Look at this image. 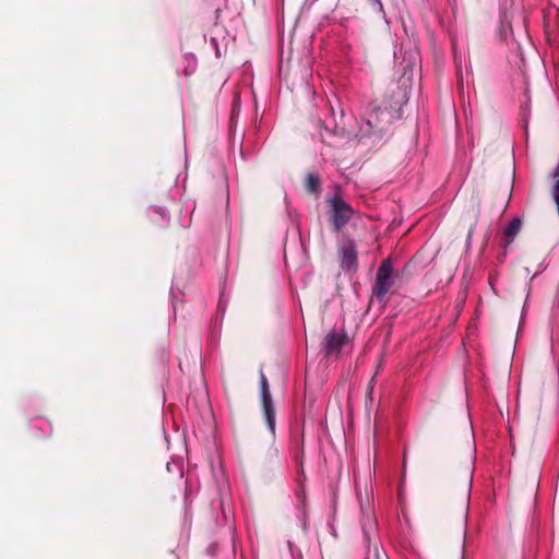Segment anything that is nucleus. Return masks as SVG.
<instances>
[{
	"instance_id": "obj_1",
	"label": "nucleus",
	"mask_w": 559,
	"mask_h": 559,
	"mask_svg": "<svg viewBox=\"0 0 559 559\" xmlns=\"http://www.w3.org/2000/svg\"><path fill=\"white\" fill-rule=\"evenodd\" d=\"M392 121L391 112L374 107L367 116L360 127V133L364 136L376 138L380 140L389 130Z\"/></svg>"
},
{
	"instance_id": "obj_2",
	"label": "nucleus",
	"mask_w": 559,
	"mask_h": 559,
	"mask_svg": "<svg viewBox=\"0 0 559 559\" xmlns=\"http://www.w3.org/2000/svg\"><path fill=\"white\" fill-rule=\"evenodd\" d=\"M393 266L390 259H385L377 271L372 294L380 302L386 301V294L393 287Z\"/></svg>"
},
{
	"instance_id": "obj_3",
	"label": "nucleus",
	"mask_w": 559,
	"mask_h": 559,
	"mask_svg": "<svg viewBox=\"0 0 559 559\" xmlns=\"http://www.w3.org/2000/svg\"><path fill=\"white\" fill-rule=\"evenodd\" d=\"M330 219L335 231H340L354 215L353 207L341 197L334 195L329 199Z\"/></svg>"
},
{
	"instance_id": "obj_4",
	"label": "nucleus",
	"mask_w": 559,
	"mask_h": 559,
	"mask_svg": "<svg viewBox=\"0 0 559 559\" xmlns=\"http://www.w3.org/2000/svg\"><path fill=\"white\" fill-rule=\"evenodd\" d=\"M260 390L263 417L270 433L274 438L276 430L275 407L270 392L267 379L262 371L260 372Z\"/></svg>"
},
{
	"instance_id": "obj_5",
	"label": "nucleus",
	"mask_w": 559,
	"mask_h": 559,
	"mask_svg": "<svg viewBox=\"0 0 559 559\" xmlns=\"http://www.w3.org/2000/svg\"><path fill=\"white\" fill-rule=\"evenodd\" d=\"M341 266L347 272H355L357 269V250L353 240H347L341 248Z\"/></svg>"
},
{
	"instance_id": "obj_6",
	"label": "nucleus",
	"mask_w": 559,
	"mask_h": 559,
	"mask_svg": "<svg viewBox=\"0 0 559 559\" xmlns=\"http://www.w3.org/2000/svg\"><path fill=\"white\" fill-rule=\"evenodd\" d=\"M465 216L468 222V237H471L480 216V198L477 193L471 195Z\"/></svg>"
},
{
	"instance_id": "obj_7",
	"label": "nucleus",
	"mask_w": 559,
	"mask_h": 559,
	"mask_svg": "<svg viewBox=\"0 0 559 559\" xmlns=\"http://www.w3.org/2000/svg\"><path fill=\"white\" fill-rule=\"evenodd\" d=\"M348 337L345 333L330 332L325 336L324 350L326 356L338 355L342 347L347 343Z\"/></svg>"
},
{
	"instance_id": "obj_8",
	"label": "nucleus",
	"mask_w": 559,
	"mask_h": 559,
	"mask_svg": "<svg viewBox=\"0 0 559 559\" xmlns=\"http://www.w3.org/2000/svg\"><path fill=\"white\" fill-rule=\"evenodd\" d=\"M305 189L308 193L318 197L321 192L322 181L318 174L309 173L304 180Z\"/></svg>"
},
{
	"instance_id": "obj_9",
	"label": "nucleus",
	"mask_w": 559,
	"mask_h": 559,
	"mask_svg": "<svg viewBox=\"0 0 559 559\" xmlns=\"http://www.w3.org/2000/svg\"><path fill=\"white\" fill-rule=\"evenodd\" d=\"M521 227H522V221L519 217H514L509 223V225L504 228L503 234H504V236L507 238L506 247L513 241L515 236L521 230Z\"/></svg>"
},
{
	"instance_id": "obj_10",
	"label": "nucleus",
	"mask_w": 559,
	"mask_h": 559,
	"mask_svg": "<svg viewBox=\"0 0 559 559\" xmlns=\"http://www.w3.org/2000/svg\"><path fill=\"white\" fill-rule=\"evenodd\" d=\"M472 469L469 466L465 468L461 478V487L465 499H468L472 488Z\"/></svg>"
},
{
	"instance_id": "obj_11",
	"label": "nucleus",
	"mask_w": 559,
	"mask_h": 559,
	"mask_svg": "<svg viewBox=\"0 0 559 559\" xmlns=\"http://www.w3.org/2000/svg\"><path fill=\"white\" fill-rule=\"evenodd\" d=\"M365 559H388L385 554H380L377 545L374 544L372 549L368 547L367 556Z\"/></svg>"
},
{
	"instance_id": "obj_12",
	"label": "nucleus",
	"mask_w": 559,
	"mask_h": 559,
	"mask_svg": "<svg viewBox=\"0 0 559 559\" xmlns=\"http://www.w3.org/2000/svg\"><path fill=\"white\" fill-rule=\"evenodd\" d=\"M368 1H369V4H370L371 9L374 12H382L383 11V5L381 3V0H368Z\"/></svg>"
},
{
	"instance_id": "obj_13",
	"label": "nucleus",
	"mask_w": 559,
	"mask_h": 559,
	"mask_svg": "<svg viewBox=\"0 0 559 559\" xmlns=\"http://www.w3.org/2000/svg\"><path fill=\"white\" fill-rule=\"evenodd\" d=\"M374 379H376V376H373L370 380V383H369V389L371 390L373 384H374Z\"/></svg>"
}]
</instances>
